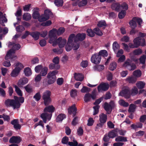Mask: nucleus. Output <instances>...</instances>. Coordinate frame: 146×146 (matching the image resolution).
<instances>
[{"mask_svg": "<svg viewBox=\"0 0 146 146\" xmlns=\"http://www.w3.org/2000/svg\"><path fill=\"white\" fill-rule=\"evenodd\" d=\"M100 107V106L99 105H96L93 107V108L94 109L93 115H95L98 113Z\"/></svg>", "mask_w": 146, "mask_h": 146, "instance_id": "052dcab7", "label": "nucleus"}, {"mask_svg": "<svg viewBox=\"0 0 146 146\" xmlns=\"http://www.w3.org/2000/svg\"><path fill=\"white\" fill-rule=\"evenodd\" d=\"M11 51H9L7 53L5 57V60L3 63V65L6 67H8L11 65L10 61L7 60L10 58L13 59L15 57L12 55V54L14 52L11 53L10 54V52Z\"/></svg>", "mask_w": 146, "mask_h": 146, "instance_id": "0eeeda50", "label": "nucleus"}, {"mask_svg": "<svg viewBox=\"0 0 146 146\" xmlns=\"http://www.w3.org/2000/svg\"><path fill=\"white\" fill-rule=\"evenodd\" d=\"M117 131L112 130L110 131L108 134L110 138H113L117 136Z\"/></svg>", "mask_w": 146, "mask_h": 146, "instance_id": "e433bc0d", "label": "nucleus"}, {"mask_svg": "<svg viewBox=\"0 0 146 146\" xmlns=\"http://www.w3.org/2000/svg\"><path fill=\"white\" fill-rule=\"evenodd\" d=\"M58 72L57 70H55L52 72L49 73L47 75V78L48 79L47 81V83L50 85L54 83L56 81V74Z\"/></svg>", "mask_w": 146, "mask_h": 146, "instance_id": "7ed1b4c3", "label": "nucleus"}, {"mask_svg": "<svg viewBox=\"0 0 146 146\" xmlns=\"http://www.w3.org/2000/svg\"><path fill=\"white\" fill-rule=\"evenodd\" d=\"M60 67V66L59 64L51 63L50 64L49 66V68L50 70H58Z\"/></svg>", "mask_w": 146, "mask_h": 146, "instance_id": "2f4dec72", "label": "nucleus"}, {"mask_svg": "<svg viewBox=\"0 0 146 146\" xmlns=\"http://www.w3.org/2000/svg\"><path fill=\"white\" fill-rule=\"evenodd\" d=\"M123 66L129 70H133L135 69L136 68L135 64L132 63L131 62L125 61L123 64Z\"/></svg>", "mask_w": 146, "mask_h": 146, "instance_id": "9b49d317", "label": "nucleus"}, {"mask_svg": "<svg viewBox=\"0 0 146 146\" xmlns=\"http://www.w3.org/2000/svg\"><path fill=\"white\" fill-rule=\"evenodd\" d=\"M53 51L57 54H60L62 53L63 50L62 48H60V49L54 48L53 49Z\"/></svg>", "mask_w": 146, "mask_h": 146, "instance_id": "bf43d9fd", "label": "nucleus"}, {"mask_svg": "<svg viewBox=\"0 0 146 146\" xmlns=\"http://www.w3.org/2000/svg\"><path fill=\"white\" fill-rule=\"evenodd\" d=\"M98 54L101 56H102L104 57L108 55L107 51L105 50H101L99 51Z\"/></svg>", "mask_w": 146, "mask_h": 146, "instance_id": "5fc2aeb1", "label": "nucleus"}, {"mask_svg": "<svg viewBox=\"0 0 146 146\" xmlns=\"http://www.w3.org/2000/svg\"><path fill=\"white\" fill-rule=\"evenodd\" d=\"M68 113L70 115L73 114V117H74L76 113L77 110V108L75 106V105L74 104L72 106H70L68 109Z\"/></svg>", "mask_w": 146, "mask_h": 146, "instance_id": "dca6fc26", "label": "nucleus"}, {"mask_svg": "<svg viewBox=\"0 0 146 146\" xmlns=\"http://www.w3.org/2000/svg\"><path fill=\"white\" fill-rule=\"evenodd\" d=\"M104 125V124L100 122V123H97L95 127V131H98L99 129H100V128H102Z\"/></svg>", "mask_w": 146, "mask_h": 146, "instance_id": "e2e57ef3", "label": "nucleus"}, {"mask_svg": "<svg viewBox=\"0 0 146 146\" xmlns=\"http://www.w3.org/2000/svg\"><path fill=\"white\" fill-rule=\"evenodd\" d=\"M129 24L131 28L135 29L137 27V23L134 20H133V18H132V19L129 22Z\"/></svg>", "mask_w": 146, "mask_h": 146, "instance_id": "a19ab883", "label": "nucleus"}, {"mask_svg": "<svg viewBox=\"0 0 146 146\" xmlns=\"http://www.w3.org/2000/svg\"><path fill=\"white\" fill-rule=\"evenodd\" d=\"M73 142H68V144L70 146H77L78 145V142L74 139H73Z\"/></svg>", "mask_w": 146, "mask_h": 146, "instance_id": "69168bd1", "label": "nucleus"}, {"mask_svg": "<svg viewBox=\"0 0 146 146\" xmlns=\"http://www.w3.org/2000/svg\"><path fill=\"white\" fill-rule=\"evenodd\" d=\"M137 80V78L133 76H129L126 79V81L130 84H134Z\"/></svg>", "mask_w": 146, "mask_h": 146, "instance_id": "cd10ccee", "label": "nucleus"}, {"mask_svg": "<svg viewBox=\"0 0 146 146\" xmlns=\"http://www.w3.org/2000/svg\"><path fill=\"white\" fill-rule=\"evenodd\" d=\"M21 138L19 137L13 136L10 139L9 141L11 143H18L21 142Z\"/></svg>", "mask_w": 146, "mask_h": 146, "instance_id": "412c9836", "label": "nucleus"}, {"mask_svg": "<svg viewBox=\"0 0 146 146\" xmlns=\"http://www.w3.org/2000/svg\"><path fill=\"white\" fill-rule=\"evenodd\" d=\"M99 117L100 122L104 124L106 122L107 119V115L102 113L100 114Z\"/></svg>", "mask_w": 146, "mask_h": 146, "instance_id": "6ab92c4d", "label": "nucleus"}, {"mask_svg": "<svg viewBox=\"0 0 146 146\" xmlns=\"http://www.w3.org/2000/svg\"><path fill=\"white\" fill-rule=\"evenodd\" d=\"M14 99H8L5 100V104L7 107H12L14 109H18L20 107V102L23 103L24 102V98L23 97H18L14 96Z\"/></svg>", "mask_w": 146, "mask_h": 146, "instance_id": "f257e3e1", "label": "nucleus"}, {"mask_svg": "<svg viewBox=\"0 0 146 146\" xmlns=\"http://www.w3.org/2000/svg\"><path fill=\"white\" fill-rule=\"evenodd\" d=\"M114 106V102L112 100L110 101L109 104L107 102L104 103L103 108L106 112V114H109L111 113Z\"/></svg>", "mask_w": 146, "mask_h": 146, "instance_id": "20e7f679", "label": "nucleus"}, {"mask_svg": "<svg viewBox=\"0 0 146 146\" xmlns=\"http://www.w3.org/2000/svg\"><path fill=\"white\" fill-rule=\"evenodd\" d=\"M11 123L14 126V128L16 129H20L21 126L18 123V120L15 119L12 121Z\"/></svg>", "mask_w": 146, "mask_h": 146, "instance_id": "c85d7f7f", "label": "nucleus"}, {"mask_svg": "<svg viewBox=\"0 0 146 146\" xmlns=\"http://www.w3.org/2000/svg\"><path fill=\"white\" fill-rule=\"evenodd\" d=\"M143 124L141 122H138L136 123V124H132L131 126V129H135V131L138 128H141L142 127Z\"/></svg>", "mask_w": 146, "mask_h": 146, "instance_id": "c756f323", "label": "nucleus"}, {"mask_svg": "<svg viewBox=\"0 0 146 146\" xmlns=\"http://www.w3.org/2000/svg\"><path fill=\"white\" fill-rule=\"evenodd\" d=\"M68 138L67 136H65L62 138L61 142L63 144H66L68 143Z\"/></svg>", "mask_w": 146, "mask_h": 146, "instance_id": "774afa93", "label": "nucleus"}, {"mask_svg": "<svg viewBox=\"0 0 146 146\" xmlns=\"http://www.w3.org/2000/svg\"><path fill=\"white\" fill-rule=\"evenodd\" d=\"M86 35L84 33H78L76 36L74 40V42H77L78 41H82L83 40L86 38Z\"/></svg>", "mask_w": 146, "mask_h": 146, "instance_id": "4468645a", "label": "nucleus"}, {"mask_svg": "<svg viewBox=\"0 0 146 146\" xmlns=\"http://www.w3.org/2000/svg\"><path fill=\"white\" fill-rule=\"evenodd\" d=\"M94 34H96V35L99 36H102L103 33L102 31L98 28H96L94 29Z\"/></svg>", "mask_w": 146, "mask_h": 146, "instance_id": "8fccbe9b", "label": "nucleus"}, {"mask_svg": "<svg viewBox=\"0 0 146 146\" xmlns=\"http://www.w3.org/2000/svg\"><path fill=\"white\" fill-rule=\"evenodd\" d=\"M137 106L133 104H131L129 105L128 111L129 113L134 112Z\"/></svg>", "mask_w": 146, "mask_h": 146, "instance_id": "58836bf2", "label": "nucleus"}, {"mask_svg": "<svg viewBox=\"0 0 146 146\" xmlns=\"http://www.w3.org/2000/svg\"><path fill=\"white\" fill-rule=\"evenodd\" d=\"M38 9L36 8L34 9L33 10V17L35 19H38L39 17V15L38 12Z\"/></svg>", "mask_w": 146, "mask_h": 146, "instance_id": "72a5a7b5", "label": "nucleus"}, {"mask_svg": "<svg viewBox=\"0 0 146 146\" xmlns=\"http://www.w3.org/2000/svg\"><path fill=\"white\" fill-rule=\"evenodd\" d=\"M51 30V32H53L56 35L57 34L58 35H60L64 32L65 29L64 27H60L58 30L54 28Z\"/></svg>", "mask_w": 146, "mask_h": 146, "instance_id": "a211bd4d", "label": "nucleus"}, {"mask_svg": "<svg viewBox=\"0 0 146 146\" xmlns=\"http://www.w3.org/2000/svg\"><path fill=\"white\" fill-rule=\"evenodd\" d=\"M73 44L67 42V45L65 47L66 50L67 52L70 51L72 48Z\"/></svg>", "mask_w": 146, "mask_h": 146, "instance_id": "4d7b16f0", "label": "nucleus"}, {"mask_svg": "<svg viewBox=\"0 0 146 146\" xmlns=\"http://www.w3.org/2000/svg\"><path fill=\"white\" fill-rule=\"evenodd\" d=\"M109 87V84L107 82H102L98 86V92L101 90L107 91Z\"/></svg>", "mask_w": 146, "mask_h": 146, "instance_id": "f8f14e48", "label": "nucleus"}, {"mask_svg": "<svg viewBox=\"0 0 146 146\" xmlns=\"http://www.w3.org/2000/svg\"><path fill=\"white\" fill-rule=\"evenodd\" d=\"M45 10L44 11V13L39 17L38 20L40 22H43L41 24V25L45 26H46V23L45 21H46V15L45 14Z\"/></svg>", "mask_w": 146, "mask_h": 146, "instance_id": "4be33fe9", "label": "nucleus"}, {"mask_svg": "<svg viewBox=\"0 0 146 146\" xmlns=\"http://www.w3.org/2000/svg\"><path fill=\"white\" fill-rule=\"evenodd\" d=\"M35 70L36 73L40 72V74L42 76L46 75V68L44 66L41 65H38L35 67Z\"/></svg>", "mask_w": 146, "mask_h": 146, "instance_id": "6e6552de", "label": "nucleus"}, {"mask_svg": "<svg viewBox=\"0 0 146 146\" xmlns=\"http://www.w3.org/2000/svg\"><path fill=\"white\" fill-rule=\"evenodd\" d=\"M91 98L93 100H95L96 98V94L94 91L92 92V94L87 93L85 94L84 97V100L85 102H88L90 101Z\"/></svg>", "mask_w": 146, "mask_h": 146, "instance_id": "1a4fd4ad", "label": "nucleus"}, {"mask_svg": "<svg viewBox=\"0 0 146 146\" xmlns=\"http://www.w3.org/2000/svg\"><path fill=\"white\" fill-rule=\"evenodd\" d=\"M54 3L57 7H61L63 5V0H55Z\"/></svg>", "mask_w": 146, "mask_h": 146, "instance_id": "864d4df0", "label": "nucleus"}, {"mask_svg": "<svg viewBox=\"0 0 146 146\" xmlns=\"http://www.w3.org/2000/svg\"><path fill=\"white\" fill-rule=\"evenodd\" d=\"M51 92L49 91H46V106L50 104L52 102V100L50 96Z\"/></svg>", "mask_w": 146, "mask_h": 146, "instance_id": "393cba45", "label": "nucleus"}, {"mask_svg": "<svg viewBox=\"0 0 146 146\" xmlns=\"http://www.w3.org/2000/svg\"><path fill=\"white\" fill-rule=\"evenodd\" d=\"M49 42L50 44H52L53 46H55L57 45V36L53 32H51V30L49 33Z\"/></svg>", "mask_w": 146, "mask_h": 146, "instance_id": "423d86ee", "label": "nucleus"}, {"mask_svg": "<svg viewBox=\"0 0 146 146\" xmlns=\"http://www.w3.org/2000/svg\"><path fill=\"white\" fill-rule=\"evenodd\" d=\"M133 76L137 78L140 77L141 75V72L139 70H135L133 73Z\"/></svg>", "mask_w": 146, "mask_h": 146, "instance_id": "c03bdc74", "label": "nucleus"}, {"mask_svg": "<svg viewBox=\"0 0 146 146\" xmlns=\"http://www.w3.org/2000/svg\"><path fill=\"white\" fill-rule=\"evenodd\" d=\"M53 16V14L51 10L46 8V20L52 18Z\"/></svg>", "mask_w": 146, "mask_h": 146, "instance_id": "f704fd0d", "label": "nucleus"}, {"mask_svg": "<svg viewBox=\"0 0 146 146\" xmlns=\"http://www.w3.org/2000/svg\"><path fill=\"white\" fill-rule=\"evenodd\" d=\"M119 45L116 41H115L113 42V45L112 48L115 53L117 52L118 50L119 49Z\"/></svg>", "mask_w": 146, "mask_h": 146, "instance_id": "c9c22d12", "label": "nucleus"}, {"mask_svg": "<svg viewBox=\"0 0 146 146\" xmlns=\"http://www.w3.org/2000/svg\"><path fill=\"white\" fill-rule=\"evenodd\" d=\"M117 66V64L115 62L110 63L109 66V69L111 71H113L115 69Z\"/></svg>", "mask_w": 146, "mask_h": 146, "instance_id": "de8ad7c7", "label": "nucleus"}, {"mask_svg": "<svg viewBox=\"0 0 146 146\" xmlns=\"http://www.w3.org/2000/svg\"><path fill=\"white\" fill-rule=\"evenodd\" d=\"M101 59V56H100L98 53H96L92 56L91 60L92 63L97 64L100 63Z\"/></svg>", "mask_w": 146, "mask_h": 146, "instance_id": "9d476101", "label": "nucleus"}, {"mask_svg": "<svg viewBox=\"0 0 146 146\" xmlns=\"http://www.w3.org/2000/svg\"><path fill=\"white\" fill-rule=\"evenodd\" d=\"M126 14V12L125 10H122L119 13L118 17L119 19H122L124 17Z\"/></svg>", "mask_w": 146, "mask_h": 146, "instance_id": "6e6d98bb", "label": "nucleus"}, {"mask_svg": "<svg viewBox=\"0 0 146 146\" xmlns=\"http://www.w3.org/2000/svg\"><path fill=\"white\" fill-rule=\"evenodd\" d=\"M133 42V44L131 43L129 44V46L130 48H137L140 45L142 46L145 45V39H141L140 37H137L134 39Z\"/></svg>", "mask_w": 146, "mask_h": 146, "instance_id": "f03ea898", "label": "nucleus"}, {"mask_svg": "<svg viewBox=\"0 0 146 146\" xmlns=\"http://www.w3.org/2000/svg\"><path fill=\"white\" fill-rule=\"evenodd\" d=\"M133 20H134L136 22H137L139 25H141L142 22V20L141 19L137 17H133Z\"/></svg>", "mask_w": 146, "mask_h": 146, "instance_id": "0e129e2a", "label": "nucleus"}, {"mask_svg": "<svg viewBox=\"0 0 146 146\" xmlns=\"http://www.w3.org/2000/svg\"><path fill=\"white\" fill-rule=\"evenodd\" d=\"M66 115L64 113L59 114L57 117L56 121L57 122L62 121L63 119L66 118Z\"/></svg>", "mask_w": 146, "mask_h": 146, "instance_id": "7c9ffc66", "label": "nucleus"}, {"mask_svg": "<svg viewBox=\"0 0 146 146\" xmlns=\"http://www.w3.org/2000/svg\"><path fill=\"white\" fill-rule=\"evenodd\" d=\"M133 52L135 55H139L142 53V51L141 48H138L134 50Z\"/></svg>", "mask_w": 146, "mask_h": 146, "instance_id": "680f3d73", "label": "nucleus"}, {"mask_svg": "<svg viewBox=\"0 0 146 146\" xmlns=\"http://www.w3.org/2000/svg\"><path fill=\"white\" fill-rule=\"evenodd\" d=\"M119 94L121 96H123L127 99L129 98L130 97V91L127 89L123 90L120 92Z\"/></svg>", "mask_w": 146, "mask_h": 146, "instance_id": "f3484780", "label": "nucleus"}, {"mask_svg": "<svg viewBox=\"0 0 146 146\" xmlns=\"http://www.w3.org/2000/svg\"><path fill=\"white\" fill-rule=\"evenodd\" d=\"M90 91V89L87 87L83 86L81 90V92H82L83 93H88Z\"/></svg>", "mask_w": 146, "mask_h": 146, "instance_id": "13d9d810", "label": "nucleus"}, {"mask_svg": "<svg viewBox=\"0 0 146 146\" xmlns=\"http://www.w3.org/2000/svg\"><path fill=\"white\" fill-rule=\"evenodd\" d=\"M98 27H103L105 28L107 26L106 21H101L99 22L97 24Z\"/></svg>", "mask_w": 146, "mask_h": 146, "instance_id": "ea45409f", "label": "nucleus"}, {"mask_svg": "<svg viewBox=\"0 0 146 146\" xmlns=\"http://www.w3.org/2000/svg\"><path fill=\"white\" fill-rule=\"evenodd\" d=\"M75 36V35L74 34H72L70 35L68 38V42L73 44L74 42L73 40L74 39V40Z\"/></svg>", "mask_w": 146, "mask_h": 146, "instance_id": "37998d69", "label": "nucleus"}, {"mask_svg": "<svg viewBox=\"0 0 146 146\" xmlns=\"http://www.w3.org/2000/svg\"><path fill=\"white\" fill-rule=\"evenodd\" d=\"M31 18V15L28 13H25L23 15V19L26 21H28L30 20Z\"/></svg>", "mask_w": 146, "mask_h": 146, "instance_id": "09e8293b", "label": "nucleus"}, {"mask_svg": "<svg viewBox=\"0 0 146 146\" xmlns=\"http://www.w3.org/2000/svg\"><path fill=\"white\" fill-rule=\"evenodd\" d=\"M64 82V79L62 78H58L56 80V83L58 85H62Z\"/></svg>", "mask_w": 146, "mask_h": 146, "instance_id": "338daca9", "label": "nucleus"}, {"mask_svg": "<svg viewBox=\"0 0 146 146\" xmlns=\"http://www.w3.org/2000/svg\"><path fill=\"white\" fill-rule=\"evenodd\" d=\"M111 7L112 9L117 12H119L121 10V5L119 3H113L111 5Z\"/></svg>", "mask_w": 146, "mask_h": 146, "instance_id": "a878e982", "label": "nucleus"}, {"mask_svg": "<svg viewBox=\"0 0 146 146\" xmlns=\"http://www.w3.org/2000/svg\"><path fill=\"white\" fill-rule=\"evenodd\" d=\"M28 82V79L25 77H23L21 78L18 81V85L20 86H22L27 84Z\"/></svg>", "mask_w": 146, "mask_h": 146, "instance_id": "aec40b11", "label": "nucleus"}, {"mask_svg": "<svg viewBox=\"0 0 146 146\" xmlns=\"http://www.w3.org/2000/svg\"><path fill=\"white\" fill-rule=\"evenodd\" d=\"M57 44L60 48L64 47L66 44L67 40L64 38H62L61 37H60L57 39Z\"/></svg>", "mask_w": 146, "mask_h": 146, "instance_id": "2eb2a0df", "label": "nucleus"}, {"mask_svg": "<svg viewBox=\"0 0 146 146\" xmlns=\"http://www.w3.org/2000/svg\"><path fill=\"white\" fill-rule=\"evenodd\" d=\"M15 91L17 94V95L19 96H22L23 94L22 92L20 89L17 86H15Z\"/></svg>", "mask_w": 146, "mask_h": 146, "instance_id": "603ef678", "label": "nucleus"}, {"mask_svg": "<svg viewBox=\"0 0 146 146\" xmlns=\"http://www.w3.org/2000/svg\"><path fill=\"white\" fill-rule=\"evenodd\" d=\"M145 83L142 82H139L136 84V86L139 89H142L145 87Z\"/></svg>", "mask_w": 146, "mask_h": 146, "instance_id": "3c124183", "label": "nucleus"}, {"mask_svg": "<svg viewBox=\"0 0 146 146\" xmlns=\"http://www.w3.org/2000/svg\"><path fill=\"white\" fill-rule=\"evenodd\" d=\"M74 74V78L76 81H82L84 79V76L81 74L75 73Z\"/></svg>", "mask_w": 146, "mask_h": 146, "instance_id": "bb28decb", "label": "nucleus"}, {"mask_svg": "<svg viewBox=\"0 0 146 146\" xmlns=\"http://www.w3.org/2000/svg\"><path fill=\"white\" fill-rule=\"evenodd\" d=\"M19 73V71L14 69L12 71L10 75L12 77H15L18 75Z\"/></svg>", "mask_w": 146, "mask_h": 146, "instance_id": "49530a36", "label": "nucleus"}, {"mask_svg": "<svg viewBox=\"0 0 146 146\" xmlns=\"http://www.w3.org/2000/svg\"><path fill=\"white\" fill-rule=\"evenodd\" d=\"M87 35L90 37H93L95 36V34L94 31L90 29H88L86 31Z\"/></svg>", "mask_w": 146, "mask_h": 146, "instance_id": "a18cd8bd", "label": "nucleus"}, {"mask_svg": "<svg viewBox=\"0 0 146 146\" xmlns=\"http://www.w3.org/2000/svg\"><path fill=\"white\" fill-rule=\"evenodd\" d=\"M7 21V19L6 17V15L0 12V23L4 26L5 25L3 23H6Z\"/></svg>", "mask_w": 146, "mask_h": 146, "instance_id": "5701e85b", "label": "nucleus"}, {"mask_svg": "<svg viewBox=\"0 0 146 146\" xmlns=\"http://www.w3.org/2000/svg\"><path fill=\"white\" fill-rule=\"evenodd\" d=\"M30 35L32 36L35 40H36L38 39L40 33L39 32H36L31 33Z\"/></svg>", "mask_w": 146, "mask_h": 146, "instance_id": "79ce46f5", "label": "nucleus"}, {"mask_svg": "<svg viewBox=\"0 0 146 146\" xmlns=\"http://www.w3.org/2000/svg\"><path fill=\"white\" fill-rule=\"evenodd\" d=\"M24 72L26 76H31L32 74V72L31 69L29 67L25 68L24 70Z\"/></svg>", "mask_w": 146, "mask_h": 146, "instance_id": "473e14b6", "label": "nucleus"}, {"mask_svg": "<svg viewBox=\"0 0 146 146\" xmlns=\"http://www.w3.org/2000/svg\"><path fill=\"white\" fill-rule=\"evenodd\" d=\"M55 110L54 107L52 105L46 106V121H50L52 116V113Z\"/></svg>", "mask_w": 146, "mask_h": 146, "instance_id": "39448f33", "label": "nucleus"}, {"mask_svg": "<svg viewBox=\"0 0 146 146\" xmlns=\"http://www.w3.org/2000/svg\"><path fill=\"white\" fill-rule=\"evenodd\" d=\"M8 45V46L10 47L11 46H13L12 49L9 50L11 51L10 52V54L11 53H12V52H14L12 54V55L15 57H16L14 55V53L15 52L14 51L15 50H19L21 46L19 44H15L14 43H12L11 42H9Z\"/></svg>", "mask_w": 146, "mask_h": 146, "instance_id": "ddd939ff", "label": "nucleus"}, {"mask_svg": "<svg viewBox=\"0 0 146 146\" xmlns=\"http://www.w3.org/2000/svg\"><path fill=\"white\" fill-rule=\"evenodd\" d=\"M115 141L117 142H126L127 141L126 137L121 136H119L116 138Z\"/></svg>", "mask_w": 146, "mask_h": 146, "instance_id": "4c0bfd02", "label": "nucleus"}, {"mask_svg": "<svg viewBox=\"0 0 146 146\" xmlns=\"http://www.w3.org/2000/svg\"><path fill=\"white\" fill-rule=\"evenodd\" d=\"M14 66L15 67L14 69L19 72L24 67L23 65L21 63L19 62L15 63L14 64Z\"/></svg>", "mask_w": 146, "mask_h": 146, "instance_id": "b1692460", "label": "nucleus"}]
</instances>
